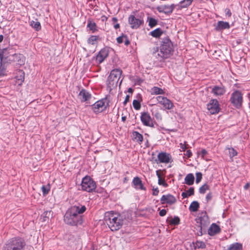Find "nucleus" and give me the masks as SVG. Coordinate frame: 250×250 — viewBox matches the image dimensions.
Masks as SVG:
<instances>
[{
  "label": "nucleus",
  "mask_w": 250,
  "mask_h": 250,
  "mask_svg": "<svg viewBox=\"0 0 250 250\" xmlns=\"http://www.w3.org/2000/svg\"><path fill=\"white\" fill-rule=\"evenodd\" d=\"M156 100L159 104L162 105L167 109H171L174 105L172 102L166 97L159 96L156 97Z\"/></svg>",
  "instance_id": "obj_9"
},
{
  "label": "nucleus",
  "mask_w": 250,
  "mask_h": 250,
  "mask_svg": "<svg viewBox=\"0 0 250 250\" xmlns=\"http://www.w3.org/2000/svg\"><path fill=\"white\" fill-rule=\"evenodd\" d=\"M124 42H125V45L126 46L128 45L130 43L129 41L127 39V37L126 36V38H125Z\"/></svg>",
  "instance_id": "obj_54"
},
{
  "label": "nucleus",
  "mask_w": 250,
  "mask_h": 250,
  "mask_svg": "<svg viewBox=\"0 0 250 250\" xmlns=\"http://www.w3.org/2000/svg\"><path fill=\"white\" fill-rule=\"evenodd\" d=\"M182 196L183 197V198H187L188 196V193L184 192L182 193Z\"/></svg>",
  "instance_id": "obj_55"
},
{
  "label": "nucleus",
  "mask_w": 250,
  "mask_h": 250,
  "mask_svg": "<svg viewBox=\"0 0 250 250\" xmlns=\"http://www.w3.org/2000/svg\"><path fill=\"white\" fill-rule=\"evenodd\" d=\"M128 92H132L133 90H132V88H129L128 89Z\"/></svg>",
  "instance_id": "obj_62"
},
{
  "label": "nucleus",
  "mask_w": 250,
  "mask_h": 250,
  "mask_svg": "<svg viewBox=\"0 0 250 250\" xmlns=\"http://www.w3.org/2000/svg\"><path fill=\"white\" fill-rule=\"evenodd\" d=\"M163 31L159 28H157L150 32V35L155 38L160 37L163 34Z\"/></svg>",
  "instance_id": "obj_29"
},
{
  "label": "nucleus",
  "mask_w": 250,
  "mask_h": 250,
  "mask_svg": "<svg viewBox=\"0 0 250 250\" xmlns=\"http://www.w3.org/2000/svg\"><path fill=\"white\" fill-rule=\"evenodd\" d=\"M132 134L134 139L139 144H141L143 142V136L141 134L139 133L137 131H134L133 132Z\"/></svg>",
  "instance_id": "obj_28"
},
{
  "label": "nucleus",
  "mask_w": 250,
  "mask_h": 250,
  "mask_svg": "<svg viewBox=\"0 0 250 250\" xmlns=\"http://www.w3.org/2000/svg\"><path fill=\"white\" fill-rule=\"evenodd\" d=\"M106 105L105 100H100L92 105V108L94 112L97 113L101 112L106 108Z\"/></svg>",
  "instance_id": "obj_11"
},
{
  "label": "nucleus",
  "mask_w": 250,
  "mask_h": 250,
  "mask_svg": "<svg viewBox=\"0 0 250 250\" xmlns=\"http://www.w3.org/2000/svg\"><path fill=\"white\" fill-rule=\"evenodd\" d=\"M159 192V191L157 188H153L152 194L155 196L157 195L158 194Z\"/></svg>",
  "instance_id": "obj_48"
},
{
  "label": "nucleus",
  "mask_w": 250,
  "mask_h": 250,
  "mask_svg": "<svg viewBox=\"0 0 250 250\" xmlns=\"http://www.w3.org/2000/svg\"><path fill=\"white\" fill-rule=\"evenodd\" d=\"M6 51V49L4 48L3 49L2 53L0 54V76L4 75L5 70L4 67L2 66V60L5 57L4 55V52Z\"/></svg>",
  "instance_id": "obj_24"
},
{
  "label": "nucleus",
  "mask_w": 250,
  "mask_h": 250,
  "mask_svg": "<svg viewBox=\"0 0 250 250\" xmlns=\"http://www.w3.org/2000/svg\"><path fill=\"white\" fill-rule=\"evenodd\" d=\"M99 37L97 36H91L87 40V42L88 43L94 45L95 44L97 41L98 40Z\"/></svg>",
  "instance_id": "obj_34"
},
{
  "label": "nucleus",
  "mask_w": 250,
  "mask_h": 250,
  "mask_svg": "<svg viewBox=\"0 0 250 250\" xmlns=\"http://www.w3.org/2000/svg\"><path fill=\"white\" fill-rule=\"evenodd\" d=\"M114 26L115 29H118L120 27V25L119 23H117Z\"/></svg>",
  "instance_id": "obj_58"
},
{
  "label": "nucleus",
  "mask_w": 250,
  "mask_h": 250,
  "mask_svg": "<svg viewBox=\"0 0 250 250\" xmlns=\"http://www.w3.org/2000/svg\"><path fill=\"white\" fill-rule=\"evenodd\" d=\"M128 22L132 28L136 29L143 23V21L134 15H130L128 18Z\"/></svg>",
  "instance_id": "obj_13"
},
{
  "label": "nucleus",
  "mask_w": 250,
  "mask_h": 250,
  "mask_svg": "<svg viewBox=\"0 0 250 250\" xmlns=\"http://www.w3.org/2000/svg\"><path fill=\"white\" fill-rule=\"evenodd\" d=\"M167 221L170 225L175 226L179 224L180 220L178 216H175L173 218H167Z\"/></svg>",
  "instance_id": "obj_22"
},
{
  "label": "nucleus",
  "mask_w": 250,
  "mask_h": 250,
  "mask_svg": "<svg viewBox=\"0 0 250 250\" xmlns=\"http://www.w3.org/2000/svg\"><path fill=\"white\" fill-rule=\"evenodd\" d=\"M157 24V21L155 19L150 18L148 19V25L150 27H153L156 25Z\"/></svg>",
  "instance_id": "obj_36"
},
{
  "label": "nucleus",
  "mask_w": 250,
  "mask_h": 250,
  "mask_svg": "<svg viewBox=\"0 0 250 250\" xmlns=\"http://www.w3.org/2000/svg\"><path fill=\"white\" fill-rule=\"evenodd\" d=\"M161 170H158L156 171V175L158 178V184L159 185H162L164 187H167L168 185L165 182V179L162 178V176L160 173Z\"/></svg>",
  "instance_id": "obj_23"
},
{
  "label": "nucleus",
  "mask_w": 250,
  "mask_h": 250,
  "mask_svg": "<svg viewBox=\"0 0 250 250\" xmlns=\"http://www.w3.org/2000/svg\"><path fill=\"white\" fill-rule=\"evenodd\" d=\"M209 189V186L207 184H204L199 188V192L201 194H204Z\"/></svg>",
  "instance_id": "obj_38"
},
{
  "label": "nucleus",
  "mask_w": 250,
  "mask_h": 250,
  "mask_svg": "<svg viewBox=\"0 0 250 250\" xmlns=\"http://www.w3.org/2000/svg\"><path fill=\"white\" fill-rule=\"evenodd\" d=\"M174 8V4H172L171 5H160L157 7V9L160 13H164L166 14H170L172 13Z\"/></svg>",
  "instance_id": "obj_14"
},
{
  "label": "nucleus",
  "mask_w": 250,
  "mask_h": 250,
  "mask_svg": "<svg viewBox=\"0 0 250 250\" xmlns=\"http://www.w3.org/2000/svg\"><path fill=\"white\" fill-rule=\"evenodd\" d=\"M104 221L112 231L119 230L124 223L123 216L114 211L105 212Z\"/></svg>",
  "instance_id": "obj_2"
},
{
  "label": "nucleus",
  "mask_w": 250,
  "mask_h": 250,
  "mask_svg": "<svg viewBox=\"0 0 250 250\" xmlns=\"http://www.w3.org/2000/svg\"><path fill=\"white\" fill-rule=\"evenodd\" d=\"M180 148L183 151H185L186 149L187 148L186 142H184V143H180Z\"/></svg>",
  "instance_id": "obj_45"
},
{
  "label": "nucleus",
  "mask_w": 250,
  "mask_h": 250,
  "mask_svg": "<svg viewBox=\"0 0 250 250\" xmlns=\"http://www.w3.org/2000/svg\"><path fill=\"white\" fill-rule=\"evenodd\" d=\"M225 13H226V15L227 16H228V17H230L231 15V13L230 12V10L228 9V8H226L225 10Z\"/></svg>",
  "instance_id": "obj_49"
},
{
  "label": "nucleus",
  "mask_w": 250,
  "mask_h": 250,
  "mask_svg": "<svg viewBox=\"0 0 250 250\" xmlns=\"http://www.w3.org/2000/svg\"><path fill=\"white\" fill-rule=\"evenodd\" d=\"M241 249L242 245L238 243H235L230 245L228 250H241Z\"/></svg>",
  "instance_id": "obj_30"
},
{
  "label": "nucleus",
  "mask_w": 250,
  "mask_h": 250,
  "mask_svg": "<svg viewBox=\"0 0 250 250\" xmlns=\"http://www.w3.org/2000/svg\"><path fill=\"white\" fill-rule=\"evenodd\" d=\"M3 40V36L2 35H0V42H2Z\"/></svg>",
  "instance_id": "obj_59"
},
{
  "label": "nucleus",
  "mask_w": 250,
  "mask_h": 250,
  "mask_svg": "<svg viewBox=\"0 0 250 250\" xmlns=\"http://www.w3.org/2000/svg\"><path fill=\"white\" fill-rule=\"evenodd\" d=\"M122 120L123 122H125L126 120V117L125 116L122 117Z\"/></svg>",
  "instance_id": "obj_61"
},
{
  "label": "nucleus",
  "mask_w": 250,
  "mask_h": 250,
  "mask_svg": "<svg viewBox=\"0 0 250 250\" xmlns=\"http://www.w3.org/2000/svg\"><path fill=\"white\" fill-rule=\"evenodd\" d=\"M81 188L83 190L88 192H92L96 188V184L90 177L85 176L82 179Z\"/></svg>",
  "instance_id": "obj_5"
},
{
  "label": "nucleus",
  "mask_w": 250,
  "mask_h": 250,
  "mask_svg": "<svg viewBox=\"0 0 250 250\" xmlns=\"http://www.w3.org/2000/svg\"><path fill=\"white\" fill-rule=\"evenodd\" d=\"M50 186L49 185L47 186H43L42 187V190L43 193V195H46L47 194L50 190Z\"/></svg>",
  "instance_id": "obj_37"
},
{
  "label": "nucleus",
  "mask_w": 250,
  "mask_h": 250,
  "mask_svg": "<svg viewBox=\"0 0 250 250\" xmlns=\"http://www.w3.org/2000/svg\"><path fill=\"white\" fill-rule=\"evenodd\" d=\"M230 101L231 104L236 108H240L243 102V97L241 93L238 90L232 93Z\"/></svg>",
  "instance_id": "obj_7"
},
{
  "label": "nucleus",
  "mask_w": 250,
  "mask_h": 250,
  "mask_svg": "<svg viewBox=\"0 0 250 250\" xmlns=\"http://www.w3.org/2000/svg\"><path fill=\"white\" fill-rule=\"evenodd\" d=\"M202 178V174L201 172L196 173V183H199Z\"/></svg>",
  "instance_id": "obj_43"
},
{
  "label": "nucleus",
  "mask_w": 250,
  "mask_h": 250,
  "mask_svg": "<svg viewBox=\"0 0 250 250\" xmlns=\"http://www.w3.org/2000/svg\"><path fill=\"white\" fill-rule=\"evenodd\" d=\"M121 74L122 71L119 69H113L111 71L107 80V85L110 89L117 87Z\"/></svg>",
  "instance_id": "obj_4"
},
{
  "label": "nucleus",
  "mask_w": 250,
  "mask_h": 250,
  "mask_svg": "<svg viewBox=\"0 0 250 250\" xmlns=\"http://www.w3.org/2000/svg\"><path fill=\"white\" fill-rule=\"evenodd\" d=\"M153 114L157 120L161 121L162 120V115L158 110H156L155 113L153 112Z\"/></svg>",
  "instance_id": "obj_40"
},
{
  "label": "nucleus",
  "mask_w": 250,
  "mask_h": 250,
  "mask_svg": "<svg viewBox=\"0 0 250 250\" xmlns=\"http://www.w3.org/2000/svg\"><path fill=\"white\" fill-rule=\"evenodd\" d=\"M31 25L37 31L40 30L41 28V24L40 22L38 21H32L31 22Z\"/></svg>",
  "instance_id": "obj_33"
},
{
  "label": "nucleus",
  "mask_w": 250,
  "mask_h": 250,
  "mask_svg": "<svg viewBox=\"0 0 250 250\" xmlns=\"http://www.w3.org/2000/svg\"><path fill=\"white\" fill-rule=\"evenodd\" d=\"M24 246V243L21 239H12L6 244L4 250H23Z\"/></svg>",
  "instance_id": "obj_6"
},
{
  "label": "nucleus",
  "mask_w": 250,
  "mask_h": 250,
  "mask_svg": "<svg viewBox=\"0 0 250 250\" xmlns=\"http://www.w3.org/2000/svg\"><path fill=\"white\" fill-rule=\"evenodd\" d=\"M86 207L81 204L75 205L70 208L64 216V221L67 224L71 226L82 225L83 217L82 215L85 210Z\"/></svg>",
  "instance_id": "obj_1"
},
{
  "label": "nucleus",
  "mask_w": 250,
  "mask_h": 250,
  "mask_svg": "<svg viewBox=\"0 0 250 250\" xmlns=\"http://www.w3.org/2000/svg\"><path fill=\"white\" fill-rule=\"evenodd\" d=\"M129 96L127 95L126 96L125 100L124 102V105H125L127 104V103L129 101Z\"/></svg>",
  "instance_id": "obj_52"
},
{
  "label": "nucleus",
  "mask_w": 250,
  "mask_h": 250,
  "mask_svg": "<svg viewBox=\"0 0 250 250\" xmlns=\"http://www.w3.org/2000/svg\"><path fill=\"white\" fill-rule=\"evenodd\" d=\"M187 193H188V196L193 195L194 193V188L192 187L190 188L187 191Z\"/></svg>",
  "instance_id": "obj_46"
},
{
  "label": "nucleus",
  "mask_w": 250,
  "mask_h": 250,
  "mask_svg": "<svg viewBox=\"0 0 250 250\" xmlns=\"http://www.w3.org/2000/svg\"><path fill=\"white\" fill-rule=\"evenodd\" d=\"M250 186V183H247L245 186H244V189L247 190L248 189Z\"/></svg>",
  "instance_id": "obj_57"
},
{
  "label": "nucleus",
  "mask_w": 250,
  "mask_h": 250,
  "mask_svg": "<svg viewBox=\"0 0 250 250\" xmlns=\"http://www.w3.org/2000/svg\"><path fill=\"white\" fill-rule=\"evenodd\" d=\"M157 164L171 163L173 161L170 154L166 152H160L157 155V159L155 160Z\"/></svg>",
  "instance_id": "obj_8"
},
{
  "label": "nucleus",
  "mask_w": 250,
  "mask_h": 250,
  "mask_svg": "<svg viewBox=\"0 0 250 250\" xmlns=\"http://www.w3.org/2000/svg\"><path fill=\"white\" fill-rule=\"evenodd\" d=\"M193 0H183L181 2V6L182 8H186L190 5Z\"/></svg>",
  "instance_id": "obj_35"
},
{
  "label": "nucleus",
  "mask_w": 250,
  "mask_h": 250,
  "mask_svg": "<svg viewBox=\"0 0 250 250\" xmlns=\"http://www.w3.org/2000/svg\"><path fill=\"white\" fill-rule=\"evenodd\" d=\"M20 73L21 75V78L19 80H21V81L22 82L24 80V76H22V75L23 74V72L22 71H20Z\"/></svg>",
  "instance_id": "obj_56"
},
{
  "label": "nucleus",
  "mask_w": 250,
  "mask_h": 250,
  "mask_svg": "<svg viewBox=\"0 0 250 250\" xmlns=\"http://www.w3.org/2000/svg\"><path fill=\"white\" fill-rule=\"evenodd\" d=\"M185 183L188 185L190 186L193 184L194 177L191 173L188 174L185 178Z\"/></svg>",
  "instance_id": "obj_26"
},
{
  "label": "nucleus",
  "mask_w": 250,
  "mask_h": 250,
  "mask_svg": "<svg viewBox=\"0 0 250 250\" xmlns=\"http://www.w3.org/2000/svg\"><path fill=\"white\" fill-rule=\"evenodd\" d=\"M160 201L162 204H167L169 205H172L176 203V199L173 195L168 194L163 195Z\"/></svg>",
  "instance_id": "obj_15"
},
{
  "label": "nucleus",
  "mask_w": 250,
  "mask_h": 250,
  "mask_svg": "<svg viewBox=\"0 0 250 250\" xmlns=\"http://www.w3.org/2000/svg\"><path fill=\"white\" fill-rule=\"evenodd\" d=\"M212 198V195H211V193H208L207 196H206V199L207 200V201H208L209 200H210Z\"/></svg>",
  "instance_id": "obj_53"
},
{
  "label": "nucleus",
  "mask_w": 250,
  "mask_h": 250,
  "mask_svg": "<svg viewBox=\"0 0 250 250\" xmlns=\"http://www.w3.org/2000/svg\"><path fill=\"white\" fill-rule=\"evenodd\" d=\"M195 247L197 248L203 249L206 247V244L202 241H197L195 243Z\"/></svg>",
  "instance_id": "obj_39"
},
{
  "label": "nucleus",
  "mask_w": 250,
  "mask_h": 250,
  "mask_svg": "<svg viewBox=\"0 0 250 250\" xmlns=\"http://www.w3.org/2000/svg\"><path fill=\"white\" fill-rule=\"evenodd\" d=\"M87 27L89 28L90 30H92L93 32L96 30V24L94 22H89L87 24Z\"/></svg>",
  "instance_id": "obj_42"
},
{
  "label": "nucleus",
  "mask_w": 250,
  "mask_h": 250,
  "mask_svg": "<svg viewBox=\"0 0 250 250\" xmlns=\"http://www.w3.org/2000/svg\"><path fill=\"white\" fill-rule=\"evenodd\" d=\"M151 94L152 95L163 94L165 92L163 89L157 86H154L150 90Z\"/></svg>",
  "instance_id": "obj_25"
},
{
  "label": "nucleus",
  "mask_w": 250,
  "mask_h": 250,
  "mask_svg": "<svg viewBox=\"0 0 250 250\" xmlns=\"http://www.w3.org/2000/svg\"><path fill=\"white\" fill-rule=\"evenodd\" d=\"M108 55L107 49L104 48L101 50L96 57V61L99 63H102Z\"/></svg>",
  "instance_id": "obj_17"
},
{
  "label": "nucleus",
  "mask_w": 250,
  "mask_h": 250,
  "mask_svg": "<svg viewBox=\"0 0 250 250\" xmlns=\"http://www.w3.org/2000/svg\"><path fill=\"white\" fill-rule=\"evenodd\" d=\"M133 106L134 109H135L136 110H139L141 108V104L140 102L136 100H134L133 101Z\"/></svg>",
  "instance_id": "obj_41"
},
{
  "label": "nucleus",
  "mask_w": 250,
  "mask_h": 250,
  "mask_svg": "<svg viewBox=\"0 0 250 250\" xmlns=\"http://www.w3.org/2000/svg\"><path fill=\"white\" fill-rule=\"evenodd\" d=\"M227 149L228 150L229 156L231 159H232L234 156H236L237 155V152L233 148L228 147L227 148Z\"/></svg>",
  "instance_id": "obj_32"
},
{
  "label": "nucleus",
  "mask_w": 250,
  "mask_h": 250,
  "mask_svg": "<svg viewBox=\"0 0 250 250\" xmlns=\"http://www.w3.org/2000/svg\"><path fill=\"white\" fill-rule=\"evenodd\" d=\"M229 24L228 22H225L223 21H219L217 23V25L216 27L217 30H221L229 28Z\"/></svg>",
  "instance_id": "obj_21"
},
{
  "label": "nucleus",
  "mask_w": 250,
  "mask_h": 250,
  "mask_svg": "<svg viewBox=\"0 0 250 250\" xmlns=\"http://www.w3.org/2000/svg\"><path fill=\"white\" fill-rule=\"evenodd\" d=\"M52 214L53 212L51 211H46L43 212L41 217L42 218L43 221H46L52 216Z\"/></svg>",
  "instance_id": "obj_31"
},
{
  "label": "nucleus",
  "mask_w": 250,
  "mask_h": 250,
  "mask_svg": "<svg viewBox=\"0 0 250 250\" xmlns=\"http://www.w3.org/2000/svg\"><path fill=\"white\" fill-rule=\"evenodd\" d=\"M173 52V45L167 38L163 39L160 46V52L157 55L162 59H167L171 56Z\"/></svg>",
  "instance_id": "obj_3"
},
{
  "label": "nucleus",
  "mask_w": 250,
  "mask_h": 250,
  "mask_svg": "<svg viewBox=\"0 0 250 250\" xmlns=\"http://www.w3.org/2000/svg\"><path fill=\"white\" fill-rule=\"evenodd\" d=\"M132 184L136 189L143 190H146V188L144 186L142 183V181L138 177H136L133 179Z\"/></svg>",
  "instance_id": "obj_18"
},
{
  "label": "nucleus",
  "mask_w": 250,
  "mask_h": 250,
  "mask_svg": "<svg viewBox=\"0 0 250 250\" xmlns=\"http://www.w3.org/2000/svg\"><path fill=\"white\" fill-rule=\"evenodd\" d=\"M220 231L219 227L216 224H212L208 230V234L210 236H213Z\"/></svg>",
  "instance_id": "obj_20"
},
{
  "label": "nucleus",
  "mask_w": 250,
  "mask_h": 250,
  "mask_svg": "<svg viewBox=\"0 0 250 250\" xmlns=\"http://www.w3.org/2000/svg\"><path fill=\"white\" fill-rule=\"evenodd\" d=\"M211 92L214 94V96H221L225 93V89L223 87L215 86L212 88Z\"/></svg>",
  "instance_id": "obj_19"
},
{
  "label": "nucleus",
  "mask_w": 250,
  "mask_h": 250,
  "mask_svg": "<svg viewBox=\"0 0 250 250\" xmlns=\"http://www.w3.org/2000/svg\"><path fill=\"white\" fill-rule=\"evenodd\" d=\"M118 21L117 19L115 17L112 18V21L114 22H117Z\"/></svg>",
  "instance_id": "obj_60"
},
{
  "label": "nucleus",
  "mask_w": 250,
  "mask_h": 250,
  "mask_svg": "<svg viewBox=\"0 0 250 250\" xmlns=\"http://www.w3.org/2000/svg\"><path fill=\"white\" fill-rule=\"evenodd\" d=\"M167 213V210L165 209H163L161 210L159 212V215L161 216H165Z\"/></svg>",
  "instance_id": "obj_47"
},
{
  "label": "nucleus",
  "mask_w": 250,
  "mask_h": 250,
  "mask_svg": "<svg viewBox=\"0 0 250 250\" xmlns=\"http://www.w3.org/2000/svg\"><path fill=\"white\" fill-rule=\"evenodd\" d=\"M122 82V80L120 82V84H121Z\"/></svg>",
  "instance_id": "obj_64"
},
{
  "label": "nucleus",
  "mask_w": 250,
  "mask_h": 250,
  "mask_svg": "<svg viewBox=\"0 0 250 250\" xmlns=\"http://www.w3.org/2000/svg\"><path fill=\"white\" fill-rule=\"evenodd\" d=\"M126 38V36L122 35L117 38V41L118 43H121L124 42L125 38Z\"/></svg>",
  "instance_id": "obj_44"
},
{
  "label": "nucleus",
  "mask_w": 250,
  "mask_h": 250,
  "mask_svg": "<svg viewBox=\"0 0 250 250\" xmlns=\"http://www.w3.org/2000/svg\"><path fill=\"white\" fill-rule=\"evenodd\" d=\"M185 155L188 157V158H189L192 155V152H191L190 150H188L186 151V153L185 154Z\"/></svg>",
  "instance_id": "obj_51"
},
{
  "label": "nucleus",
  "mask_w": 250,
  "mask_h": 250,
  "mask_svg": "<svg viewBox=\"0 0 250 250\" xmlns=\"http://www.w3.org/2000/svg\"><path fill=\"white\" fill-rule=\"evenodd\" d=\"M200 235H202V232H201V231L200 232Z\"/></svg>",
  "instance_id": "obj_63"
},
{
  "label": "nucleus",
  "mask_w": 250,
  "mask_h": 250,
  "mask_svg": "<svg viewBox=\"0 0 250 250\" xmlns=\"http://www.w3.org/2000/svg\"><path fill=\"white\" fill-rule=\"evenodd\" d=\"M207 108L211 114L218 113L220 108L217 100L216 99L211 100L207 104Z\"/></svg>",
  "instance_id": "obj_10"
},
{
  "label": "nucleus",
  "mask_w": 250,
  "mask_h": 250,
  "mask_svg": "<svg viewBox=\"0 0 250 250\" xmlns=\"http://www.w3.org/2000/svg\"><path fill=\"white\" fill-rule=\"evenodd\" d=\"M141 120L144 125L149 127H153L152 119L149 114L147 112H143L141 116Z\"/></svg>",
  "instance_id": "obj_12"
},
{
  "label": "nucleus",
  "mask_w": 250,
  "mask_h": 250,
  "mask_svg": "<svg viewBox=\"0 0 250 250\" xmlns=\"http://www.w3.org/2000/svg\"><path fill=\"white\" fill-rule=\"evenodd\" d=\"M78 98L83 102H87L91 98V95L87 90L82 89L78 95Z\"/></svg>",
  "instance_id": "obj_16"
},
{
  "label": "nucleus",
  "mask_w": 250,
  "mask_h": 250,
  "mask_svg": "<svg viewBox=\"0 0 250 250\" xmlns=\"http://www.w3.org/2000/svg\"><path fill=\"white\" fill-rule=\"evenodd\" d=\"M199 208V204L197 201H193L189 207V209L191 211L193 212H196L198 210V208Z\"/></svg>",
  "instance_id": "obj_27"
},
{
  "label": "nucleus",
  "mask_w": 250,
  "mask_h": 250,
  "mask_svg": "<svg viewBox=\"0 0 250 250\" xmlns=\"http://www.w3.org/2000/svg\"><path fill=\"white\" fill-rule=\"evenodd\" d=\"M207 154V151H206V149H202L201 151V154L202 155V157L203 158H204V157L205 156V155Z\"/></svg>",
  "instance_id": "obj_50"
}]
</instances>
